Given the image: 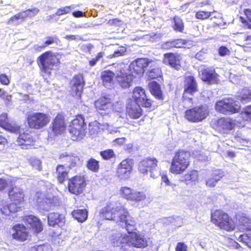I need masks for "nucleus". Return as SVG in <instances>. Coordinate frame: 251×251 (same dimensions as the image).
<instances>
[{
    "mask_svg": "<svg viewBox=\"0 0 251 251\" xmlns=\"http://www.w3.org/2000/svg\"><path fill=\"white\" fill-rule=\"evenodd\" d=\"M132 97L134 100L139 104H141L142 106L145 107H151V101L150 99H147L145 91L144 89L137 87H135L133 91Z\"/></svg>",
    "mask_w": 251,
    "mask_h": 251,
    "instance_id": "2eb2a0df",
    "label": "nucleus"
},
{
    "mask_svg": "<svg viewBox=\"0 0 251 251\" xmlns=\"http://www.w3.org/2000/svg\"><path fill=\"white\" fill-rule=\"evenodd\" d=\"M8 119L7 118V114L5 113L0 115V126H5L7 125Z\"/></svg>",
    "mask_w": 251,
    "mask_h": 251,
    "instance_id": "bf43d9fd",
    "label": "nucleus"
},
{
    "mask_svg": "<svg viewBox=\"0 0 251 251\" xmlns=\"http://www.w3.org/2000/svg\"><path fill=\"white\" fill-rule=\"evenodd\" d=\"M240 107L239 103L231 98L219 100L216 102L215 105L217 111L225 114L237 113L240 110Z\"/></svg>",
    "mask_w": 251,
    "mask_h": 251,
    "instance_id": "423d86ee",
    "label": "nucleus"
},
{
    "mask_svg": "<svg viewBox=\"0 0 251 251\" xmlns=\"http://www.w3.org/2000/svg\"><path fill=\"white\" fill-rule=\"evenodd\" d=\"M50 117L47 114L37 112L28 117V123L30 127L39 129L46 126L50 121Z\"/></svg>",
    "mask_w": 251,
    "mask_h": 251,
    "instance_id": "9d476101",
    "label": "nucleus"
},
{
    "mask_svg": "<svg viewBox=\"0 0 251 251\" xmlns=\"http://www.w3.org/2000/svg\"><path fill=\"white\" fill-rule=\"evenodd\" d=\"M187 250V245L182 242L177 243L176 247V251H186Z\"/></svg>",
    "mask_w": 251,
    "mask_h": 251,
    "instance_id": "680f3d73",
    "label": "nucleus"
},
{
    "mask_svg": "<svg viewBox=\"0 0 251 251\" xmlns=\"http://www.w3.org/2000/svg\"><path fill=\"white\" fill-rule=\"evenodd\" d=\"M66 129L64 117L61 114H58L52 123V131L54 134H61Z\"/></svg>",
    "mask_w": 251,
    "mask_h": 251,
    "instance_id": "4be33fe9",
    "label": "nucleus"
},
{
    "mask_svg": "<svg viewBox=\"0 0 251 251\" xmlns=\"http://www.w3.org/2000/svg\"><path fill=\"white\" fill-rule=\"evenodd\" d=\"M228 215L221 210H216L211 214L212 221L220 228L224 222L227 220Z\"/></svg>",
    "mask_w": 251,
    "mask_h": 251,
    "instance_id": "c85d7f7f",
    "label": "nucleus"
},
{
    "mask_svg": "<svg viewBox=\"0 0 251 251\" xmlns=\"http://www.w3.org/2000/svg\"><path fill=\"white\" fill-rule=\"evenodd\" d=\"M224 176V173L222 171L218 170L214 172L206 180V185L208 187H214Z\"/></svg>",
    "mask_w": 251,
    "mask_h": 251,
    "instance_id": "473e14b6",
    "label": "nucleus"
},
{
    "mask_svg": "<svg viewBox=\"0 0 251 251\" xmlns=\"http://www.w3.org/2000/svg\"><path fill=\"white\" fill-rule=\"evenodd\" d=\"M48 224L49 226H54L58 225L62 226L65 223V217L62 214L57 213L51 212L48 216Z\"/></svg>",
    "mask_w": 251,
    "mask_h": 251,
    "instance_id": "bb28decb",
    "label": "nucleus"
},
{
    "mask_svg": "<svg viewBox=\"0 0 251 251\" xmlns=\"http://www.w3.org/2000/svg\"><path fill=\"white\" fill-rule=\"evenodd\" d=\"M239 241L242 242L248 247L251 248V238L247 234L240 235L239 237Z\"/></svg>",
    "mask_w": 251,
    "mask_h": 251,
    "instance_id": "6e6d98bb",
    "label": "nucleus"
},
{
    "mask_svg": "<svg viewBox=\"0 0 251 251\" xmlns=\"http://www.w3.org/2000/svg\"><path fill=\"white\" fill-rule=\"evenodd\" d=\"M115 74L111 71H104L101 73V78L103 85L110 88L113 84V78Z\"/></svg>",
    "mask_w": 251,
    "mask_h": 251,
    "instance_id": "c756f323",
    "label": "nucleus"
},
{
    "mask_svg": "<svg viewBox=\"0 0 251 251\" xmlns=\"http://www.w3.org/2000/svg\"><path fill=\"white\" fill-rule=\"evenodd\" d=\"M70 169L63 165H58L57 166L56 170L57 174L58 181L59 183H63L65 179L67 178L68 171Z\"/></svg>",
    "mask_w": 251,
    "mask_h": 251,
    "instance_id": "f704fd0d",
    "label": "nucleus"
},
{
    "mask_svg": "<svg viewBox=\"0 0 251 251\" xmlns=\"http://www.w3.org/2000/svg\"><path fill=\"white\" fill-rule=\"evenodd\" d=\"M155 66V61L144 58H138L132 62L129 66V70L131 75H142L148 68Z\"/></svg>",
    "mask_w": 251,
    "mask_h": 251,
    "instance_id": "6e6552de",
    "label": "nucleus"
},
{
    "mask_svg": "<svg viewBox=\"0 0 251 251\" xmlns=\"http://www.w3.org/2000/svg\"><path fill=\"white\" fill-rule=\"evenodd\" d=\"M180 60L181 57L179 55H176L173 53H167L164 55V62L169 64L176 70H180L181 68Z\"/></svg>",
    "mask_w": 251,
    "mask_h": 251,
    "instance_id": "393cba45",
    "label": "nucleus"
},
{
    "mask_svg": "<svg viewBox=\"0 0 251 251\" xmlns=\"http://www.w3.org/2000/svg\"><path fill=\"white\" fill-rule=\"evenodd\" d=\"M129 53V51L126 48H122L120 50L115 51L114 53L110 55L111 57H117L121 56H126Z\"/></svg>",
    "mask_w": 251,
    "mask_h": 251,
    "instance_id": "5fc2aeb1",
    "label": "nucleus"
},
{
    "mask_svg": "<svg viewBox=\"0 0 251 251\" xmlns=\"http://www.w3.org/2000/svg\"><path fill=\"white\" fill-rule=\"evenodd\" d=\"M29 161L32 167L35 170L39 171L42 170V162L40 160L35 158H31Z\"/></svg>",
    "mask_w": 251,
    "mask_h": 251,
    "instance_id": "de8ad7c7",
    "label": "nucleus"
},
{
    "mask_svg": "<svg viewBox=\"0 0 251 251\" xmlns=\"http://www.w3.org/2000/svg\"><path fill=\"white\" fill-rule=\"evenodd\" d=\"M35 251H51V247L49 245H40L33 248Z\"/></svg>",
    "mask_w": 251,
    "mask_h": 251,
    "instance_id": "4d7b16f0",
    "label": "nucleus"
},
{
    "mask_svg": "<svg viewBox=\"0 0 251 251\" xmlns=\"http://www.w3.org/2000/svg\"><path fill=\"white\" fill-rule=\"evenodd\" d=\"M75 6L74 4L62 7L57 9L55 14H56L57 16H61L64 14H68L71 12L72 10L75 9Z\"/></svg>",
    "mask_w": 251,
    "mask_h": 251,
    "instance_id": "c03bdc74",
    "label": "nucleus"
},
{
    "mask_svg": "<svg viewBox=\"0 0 251 251\" xmlns=\"http://www.w3.org/2000/svg\"><path fill=\"white\" fill-rule=\"evenodd\" d=\"M9 197L13 201L21 203L25 197V193L23 190L19 187H12L9 191Z\"/></svg>",
    "mask_w": 251,
    "mask_h": 251,
    "instance_id": "a878e982",
    "label": "nucleus"
},
{
    "mask_svg": "<svg viewBox=\"0 0 251 251\" xmlns=\"http://www.w3.org/2000/svg\"><path fill=\"white\" fill-rule=\"evenodd\" d=\"M133 162L130 159L123 160L119 165L117 176L121 180H126L130 177L133 168Z\"/></svg>",
    "mask_w": 251,
    "mask_h": 251,
    "instance_id": "ddd939ff",
    "label": "nucleus"
},
{
    "mask_svg": "<svg viewBox=\"0 0 251 251\" xmlns=\"http://www.w3.org/2000/svg\"><path fill=\"white\" fill-rule=\"evenodd\" d=\"M72 94L75 96L80 97L82 92L84 85V80L82 75H78L75 76L71 80Z\"/></svg>",
    "mask_w": 251,
    "mask_h": 251,
    "instance_id": "a211bd4d",
    "label": "nucleus"
},
{
    "mask_svg": "<svg viewBox=\"0 0 251 251\" xmlns=\"http://www.w3.org/2000/svg\"><path fill=\"white\" fill-rule=\"evenodd\" d=\"M141 104L131 99H128L126 103V113L132 119H138L142 115Z\"/></svg>",
    "mask_w": 251,
    "mask_h": 251,
    "instance_id": "f3484780",
    "label": "nucleus"
},
{
    "mask_svg": "<svg viewBox=\"0 0 251 251\" xmlns=\"http://www.w3.org/2000/svg\"><path fill=\"white\" fill-rule=\"evenodd\" d=\"M208 114L207 106L201 105L186 110L185 117L190 122L197 123L205 119Z\"/></svg>",
    "mask_w": 251,
    "mask_h": 251,
    "instance_id": "0eeeda50",
    "label": "nucleus"
},
{
    "mask_svg": "<svg viewBox=\"0 0 251 251\" xmlns=\"http://www.w3.org/2000/svg\"><path fill=\"white\" fill-rule=\"evenodd\" d=\"M44 43L45 46H48L54 44H55L56 45H59V43H60V42L56 37H49L44 39Z\"/></svg>",
    "mask_w": 251,
    "mask_h": 251,
    "instance_id": "09e8293b",
    "label": "nucleus"
},
{
    "mask_svg": "<svg viewBox=\"0 0 251 251\" xmlns=\"http://www.w3.org/2000/svg\"><path fill=\"white\" fill-rule=\"evenodd\" d=\"M39 11V9L37 8H33L32 9H28L26 10V12H28V17H33L36 15Z\"/></svg>",
    "mask_w": 251,
    "mask_h": 251,
    "instance_id": "0e129e2a",
    "label": "nucleus"
},
{
    "mask_svg": "<svg viewBox=\"0 0 251 251\" xmlns=\"http://www.w3.org/2000/svg\"><path fill=\"white\" fill-rule=\"evenodd\" d=\"M174 29L176 31L182 32L184 30V24L182 20L179 17L175 16L174 18Z\"/></svg>",
    "mask_w": 251,
    "mask_h": 251,
    "instance_id": "79ce46f5",
    "label": "nucleus"
},
{
    "mask_svg": "<svg viewBox=\"0 0 251 251\" xmlns=\"http://www.w3.org/2000/svg\"><path fill=\"white\" fill-rule=\"evenodd\" d=\"M0 82L3 85H8L9 83V80L5 74H0Z\"/></svg>",
    "mask_w": 251,
    "mask_h": 251,
    "instance_id": "774afa93",
    "label": "nucleus"
},
{
    "mask_svg": "<svg viewBox=\"0 0 251 251\" xmlns=\"http://www.w3.org/2000/svg\"><path fill=\"white\" fill-rule=\"evenodd\" d=\"M200 76L203 81L209 83H217L219 81V75L214 71L205 70L202 72Z\"/></svg>",
    "mask_w": 251,
    "mask_h": 251,
    "instance_id": "cd10ccee",
    "label": "nucleus"
},
{
    "mask_svg": "<svg viewBox=\"0 0 251 251\" xmlns=\"http://www.w3.org/2000/svg\"><path fill=\"white\" fill-rule=\"evenodd\" d=\"M128 236L119 232L113 233L110 237V241L113 246L123 247V244L128 243Z\"/></svg>",
    "mask_w": 251,
    "mask_h": 251,
    "instance_id": "5701e85b",
    "label": "nucleus"
},
{
    "mask_svg": "<svg viewBox=\"0 0 251 251\" xmlns=\"http://www.w3.org/2000/svg\"><path fill=\"white\" fill-rule=\"evenodd\" d=\"M157 160L155 158H148L141 161L138 165L139 171L155 178L159 176L160 171L157 165Z\"/></svg>",
    "mask_w": 251,
    "mask_h": 251,
    "instance_id": "39448f33",
    "label": "nucleus"
},
{
    "mask_svg": "<svg viewBox=\"0 0 251 251\" xmlns=\"http://www.w3.org/2000/svg\"><path fill=\"white\" fill-rule=\"evenodd\" d=\"M198 178V172L194 170L191 172L189 174H186L185 176V179L186 181L190 180L192 181H196Z\"/></svg>",
    "mask_w": 251,
    "mask_h": 251,
    "instance_id": "603ef678",
    "label": "nucleus"
},
{
    "mask_svg": "<svg viewBox=\"0 0 251 251\" xmlns=\"http://www.w3.org/2000/svg\"><path fill=\"white\" fill-rule=\"evenodd\" d=\"M190 41L183 40L182 39H176L165 42V45L169 47H181L180 46V45H190Z\"/></svg>",
    "mask_w": 251,
    "mask_h": 251,
    "instance_id": "4c0bfd02",
    "label": "nucleus"
},
{
    "mask_svg": "<svg viewBox=\"0 0 251 251\" xmlns=\"http://www.w3.org/2000/svg\"><path fill=\"white\" fill-rule=\"evenodd\" d=\"M87 167L93 172H98L100 169L99 161L91 158L87 161Z\"/></svg>",
    "mask_w": 251,
    "mask_h": 251,
    "instance_id": "58836bf2",
    "label": "nucleus"
},
{
    "mask_svg": "<svg viewBox=\"0 0 251 251\" xmlns=\"http://www.w3.org/2000/svg\"><path fill=\"white\" fill-rule=\"evenodd\" d=\"M26 10L22 11L14 16L11 17L8 21V24H11L13 23L15 21H17L19 19H24L25 18L28 17V13Z\"/></svg>",
    "mask_w": 251,
    "mask_h": 251,
    "instance_id": "49530a36",
    "label": "nucleus"
},
{
    "mask_svg": "<svg viewBox=\"0 0 251 251\" xmlns=\"http://www.w3.org/2000/svg\"><path fill=\"white\" fill-rule=\"evenodd\" d=\"M0 211L2 214L5 215H9L11 213L9 205L5 204L2 202V206L0 207Z\"/></svg>",
    "mask_w": 251,
    "mask_h": 251,
    "instance_id": "052dcab7",
    "label": "nucleus"
},
{
    "mask_svg": "<svg viewBox=\"0 0 251 251\" xmlns=\"http://www.w3.org/2000/svg\"><path fill=\"white\" fill-rule=\"evenodd\" d=\"M212 127L222 133H226L235 126V121L229 118H221L212 120L210 123Z\"/></svg>",
    "mask_w": 251,
    "mask_h": 251,
    "instance_id": "1a4fd4ad",
    "label": "nucleus"
},
{
    "mask_svg": "<svg viewBox=\"0 0 251 251\" xmlns=\"http://www.w3.org/2000/svg\"><path fill=\"white\" fill-rule=\"evenodd\" d=\"M210 13L203 11H200L197 12L196 17L197 19L204 20L209 17Z\"/></svg>",
    "mask_w": 251,
    "mask_h": 251,
    "instance_id": "13d9d810",
    "label": "nucleus"
},
{
    "mask_svg": "<svg viewBox=\"0 0 251 251\" xmlns=\"http://www.w3.org/2000/svg\"><path fill=\"white\" fill-rule=\"evenodd\" d=\"M18 203L16 201H13L11 203L9 204V209L11 213H15L18 211V209L20 208L18 206Z\"/></svg>",
    "mask_w": 251,
    "mask_h": 251,
    "instance_id": "e2e57ef3",
    "label": "nucleus"
},
{
    "mask_svg": "<svg viewBox=\"0 0 251 251\" xmlns=\"http://www.w3.org/2000/svg\"><path fill=\"white\" fill-rule=\"evenodd\" d=\"M242 118L246 121H251V105L247 107L241 113Z\"/></svg>",
    "mask_w": 251,
    "mask_h": 251,
    "instance_id": "864d4df0",
    "label": "nucleus"
},
{
    "mask_svg": "<svg viewBox=\"0 0 251 251\" xmlns=\"http://www.w3.org/2000/svg\"><path fill=\"white\" fill-rule=\"evenodd\" d=\"M86 124L82 115H77L70 125L69 130L74 141L82 139L86 134Z\"/></svg>",
    "mask_w": 251,
    "mask_h": 251,
    "instance_id": "20e7f679",
    "label": "nucleus"
},
{
    "mask_svg": "<svg viewBox=\"0 0 251 251\" xmlns=\"http://www.w3.org/2000/svg\"><path fill=\"white\" fill-rule=\"evenodd\" d=\"M239 223L244 226V229L251 230V219L245 216H242L239 219Z\"/></svg>",
    "mask_w": 251,
    "mask_h": 251,
    "instance_id": "a18cd8bd",
    "label": "nucleus"
},
{
    "mask_svg": "<svg viewBox=\"0 0 251 251\" xmlns=\"http://www.w3.org/2000/svg\"><path fill=\"white\" fill-rule=\"evenodd\" d=\"M184 93L183 96V101L186 103L189 101L192 103L191 98L187 97V94L193 95L197 91V84L194 76L188 75L185 76L184 83Z\"/></svg>",
    "mask_w": 251,
    "mask_h": 251,
    "instance_id": "9b49d317",
    "label": "nucleus"
},
{
    "mask_svg": "<svg viewBox=\"0 0 251 251\" xmlns=\"http://www.w3.org/2000/svg\"><path fill=\"white\" fill-rule=\"evenodd\" d=\"M109 128V125L108 124H100L96 121L91 122L89 124V131L91 135H96L104 129H107L111 133L117 132V130L110 131Z\"/></svg>",
    "mask_w": 251,
    "mask_h": 251,
    "instance_id": "aec40b11",
    "label": "nucleus"
},
{
    "mask_svg": "<svg viewBox=\"0 0 251 251\" xmlns=\"http://www.w3.org/2000/svg\"><path fill=\"white\" fill-rule=\"evenodd\" d=\"M103 56V53L100 52L95 58L92 59L89 61V65L91 66H94L96 65L97 62Z\"/></svg>",
    "mask_w": 251,
    "mask_h": 251,
    "instance_id": "69168bd1",
    "label": "nucleus"
},
{
    "mask_svg": "<svg viewBox=\"0 0 251 251\" xmlns=\"http://www.w3.org/2000/svg\"><path fill=\"white\" fill-rule=\"evenodd\" d=\"M73 217L79 222H84L87 218V211L86 209H77L72 212Z\"/></svg>",
    "mask_w": 251,
    "mask_h": 251,
    "instance_id": "c9c22d12",
    "label": "nucleus"
},
{
    "mask_svg": "<svg viewBox=\"0 0 251 251\" xmlns=\"http://www.w3.org/2000/svg\"><path fill=\"white\" fill-rule=\"evenodd\" d=\"M150 70L148 72V77L151 79H155L161 75V71L156 66V62H155V66L151 68H149Z\"/></svg>",
    "mask_w": 251,
    "mask_h": 251,
    "instance_id": "ea45409f",
    "label": "nucleus"
},
{
    "mask_svg": "<svg viewBox=\"0 0 251 251\" xmlns=\"http://www.w3.org/2000/svg\"><path fill=\"white\" fill-rule=\"evenodd\" d=\"M146 198V196L143 192L134 190L130 200L138 202L145 200Z\"/></svg>",
    "mask_w": 251,
    "mask_h": 251,
    "instance_id": "37998d69",
    "label": "nucleus"
},
{
    "mask_svg": "<svg viewBox=\"0 0 251 251\" xmlns=\"http://www.w3.org/2000/svg\"><path fill=\"white\" fill-rule=\"evenodd\" d=\"M12 237L14 239L20 241L26 240L28 233L25 226L21 224H17L12 228Z\"/></svg>",
    "mask_w": 251,
    "mask_h": 251,
    "instance_id": "412c9836",
    "label": "nucleus"
},
{
    "mask_svg": "<svg viewBox=\"0 0 251 251\" xmlns=\"http://www.w3.org/2000/svg\"><path fill=\"white\" fill-rule=\"evenodd\" d=\"M121 191L123 196L127 200H130L134 190H132L127 187H123L121 188Z\"/></svg>",
    "mask_w": 251,
    "mask_h": 251,
    "instance_id": "3c124183",
    "label": "nucleus"
},
{
    "mask_svg": "<svg viewBox=\"0 0 251 251\" xmlns=\"http://www.w3.org/2000/svg\"><path fill=\"white\" fill-rule=\"evenodd\" d=\"M235 223L231 218L227 216V220H225L222 225L221 229L228 231L233 230L235 228Z\"/></svg>",
    "mask_w": 251,
    "mask_h": 251,
    "instance_id": "a19ab883",
    "label": "nucleus"
},
{
    "mask_svg": "<svg viewBox=\"0 0 251 251\" xmlns=\"http://www.w3.org/2000/svg\"><path fill=\"white\" fill-rule=\"evenodd\" d=\"M95 105L97 109L102 110H110L112 107L110 99L106 97L100 98L95 101Z\"/></svg>",
    "mask_w": 251,
    "mask_h": 251,
    "instance_id": "7c9ffc66",
    "label": "nucleus"
},
{
    "mask_svg": "<svg viewBox=\"0 0 251 251\" xmlns=\"http://www.w3.org/2000/svg\"><path fill=\"white\" fill-rule=\"evenodd\" d=\"M133 75L127 74L122 69L116 71V79L119 85L123 89L128 88L132 84Z\"/></svg>",
    "mask_w": 251,
    "mask_h": 251,
    "instance_id": "dca6fc26",
    "label": "nucleus"
},
{
    "mask_svg": "<svg viewBox=\"0 0 251 251\" xmlns=\"http://www.w3.org/2000/svg\"><path fill=\"white\" fill-rule=\"evenodd\" d=\"M85 186L84 178L81 176H75L68 180V187L69 191L75 195L82 193Z\"/></svg>",
    "mask_w": 251,
    "mask_h": 251,
    "instance_id": "f8f14e48",
    "label": "nucleus"
},
{
    "mask_svg": "<svg viewBox=\"0 0 251 251\" xmlns=\"http://www.w3.org/2000/svg\"><path fill=\"white\" fill-rule=\"evenodd\" d=\"M102 217L108 220L123 223L127 232H132L135 229V221L128 211L118 201L110 202L102 209Z\"/></svg>",
    "mask_w": 251,
    "mask_h": 251,
    "instance_id": "f257e3e1",
    "label": "nucleus"
},
{
    "mask_svg": "<svg viewBox=\"0 0 251 251\" xmlns=\"http://www.w3.org/2000/svg\"><path fill=\"white\" fill-rule=\"evenodd\" d=\"M149 87L151 94L159 100H163V96L159 84L156 81H152L149 83Z\"/></svg>",
    "mask_w": 251,
    "mask_h": 251,
    "instance_id": "72a5a7b5",
    "label": "nucleus"
},
{
    "mask_svg": "<svg viewBox=\"0 0 251 251\" xmlns=\"http://www.w3.org/2000/svg\"><path fill=\"white\" fill-rule=\"evenodd\" d=\"M101 157L105 160H109L115 156L114 152L112 150H107L100 152Z\"/></svg>",
    "mask_w": 251,
    "mask_h": 251,
    "instance_id": "8fccbe9b",
    "label": "nucleus"
},
{
    "mask_svg": "<svg viewBox=\"0 0 251 251\" xmlns=\"http://www.w3.org/2000/svg\"><path fill=\"white\" fill-rule=\"evenodd\" d=\"M238 99L242 102H246L251 100V90L248 88L243 89L239 93Z\"/></svg>",
    "mask_w": 251,
    "mask_h": 251,
    "instance_id": "e433bc0d",
    "label": "nucleus"
},
{
    "mask_svg": "<svg viewBox=\"0 0 251 251\" xmlns=\"http://www.w3.org/2000/svg\"><path fill=\"white\" fill-rule=\"evenodd\" d=\"M60 58L61 55L59 53L47 51L38 58L37 63L42 71L48 73L53 69V67L59 64Z\"/></svg>",
    "mask_w": 251,
    "mask_h": 251,
    "instance_id": "7ed1b4c3",
    "label": "nucleus"
},
{
    "mask_svg": "<svg viewBox=\"0 0 251 251\" xmlns=\"http://www.w3.org/2000/svg\"><path fill=\"white\" fill-rule=\"evenodd\" d=\"M190 156L188 151H179L176 152L172 162L171 172L176 174L183 172L189 164Z\"/></svg>",
    "mask_w": 251,
    "mask_h": 251,
    "instance_id": "f03ea898",
    "label": "nucleus"
},
{
    "mask_svg": "<svg viewBox=\"0 0 251 251\" xmlns=\"http://www.w3.org/2000/svg\"><path fill=\"white\" fill-rule=\"evenodd\" d=\"M59 159L61 162L64 163L63 165L70 169L75 167L79 161L78 156L74 155L72 153L67 152L62 153L59 155Z\"/></svg>",
    "mask_w": 251,
    "mask_h": 251,
    "instance_id": "6ab92c4d",
    "label": "nucleus"
},
{
    "mask_svg": "<svg viewBox=\"0 0 251 251\" xmlns=\"http://www.w3.org/2000/svg\"><path fill=\"white\" fill-rule=\"evenodd\" d=\"M25 221L35 230L37 233L43 229L42 225L39 219L33 215H29L25 218Z\"/></svg>",
    "mask_w": 251,
    "mask_h": 251,
    "instance_id": "2f4dec72",
    "label": "nucleus"
},
{
    "mask_svg": "<svg viewBox=\"0 0 251 251\" xmlns=\"http://www.w3.org/2000/svg\"><path fill=\"white\" fill-rule=\"evenodd\" d=\"M17 142V145L21 146L23 149H28L33 145V140L28 133H23L20 134Z\"/></svg>",
    "mask_w": 251,
    "mask_h": 251,
    "instance_id": "b1692460",
    "label": "nucleus"
},
{
    "mask_svg": "<svg viewBox=\"0 0 251 251\" xmlns=\"http://www.w3.org/2000/svg\"><path fill=\"white\" fill-rule=\"evenodd\" d=\"M136 230H134L132 232H129L131 233L128 236L127 245L137 248H144L148 246V241L144 236L137 233L134 232Z\"/></svg>",
    "mask_w": 251,
    "mask_h": 251,
    "instance_id": "4468645a",
    "label": "nucleus"
},
{
    "mask_svg": "<svg viewBox=\"0 0 251 251\" xmlns=\"http://www.w3.org/2000/svg\"><path fill=\"white\" fill-rule=\"evenodd\" d=\"M219 54L221 56H225L230 54V51L228 48H219Z\"/></svg>",
    "mask_w": 251,
    "mask_h": 251,
    "instance_id": "338daca9",
    "label": "nucleus"
}]
</instances>
